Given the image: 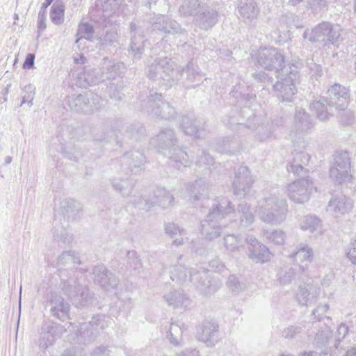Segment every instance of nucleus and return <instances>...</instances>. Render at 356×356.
<instances>
[{
  "label": "nucleus",
  "instance_id": "f257e3e1",
  "mask_svg": "<svg viewBox=\"0 0 356 356\" xmlns=\"http://www.w3.org/2000/svg\"><path fill=\"white\" fill-rule=\"evenodd\" d=\"M170 274L171 280L176 282H192L204 296L214 293L218 288L217 284L212 282L205 270L199 271L193 268L188 269L185 266L178 264L170 268Z\"/></svg>",
  "mask_w": 356,
  "mask_h": 356
},
{
  "label": "nucleus",
  "instance_id": "f03ea898",
  "mask_svg": "<svg viewBox=\"0 0 356 356\" xmlns=\"http://www.w3.org/2000/svg\"><path fill=\"white\" fill-rule=\"evenodd\" d=\"M256 213L262 222L280 225L286 219V201L279 195L270 194L258 201Z\"/></svg>",
  "mask_w": 356,
  "mask_h": 356
},
{
  "label": "nucleus",
  "instance_id": "7ed1b4c3",
  "mask_svg": "<svg viewBox=\"0 0 356 356\" xmlns=\"http://www.w3.org/2000/svg\"><path fill=\"white\" fill-rule=\"evenodd\" d=\"M147 75L150 79L163 80L167 86H171L181 77V70L167 57L156 58L148 65Z\"/></svg>",
  "mask_w": 356,
  "mask_h": 356
},
{
  "label": "nucleus",
  "instance_id": "20e7f679",
  "mask_svg": "<svg viewBox=\"0 0 356 356\" xmlns=\"http://www.w3.org/2000/svg\"><path fill=\"white\" fill-rule=\"evenodd\" d=\"M62 291L78 307L88 306L93 302V296L86 285L80 283L77 277H69L63 282Z\"/></svg>",
  "mask_w": 356,
  "mask_h": 356
},
{
  "label": "nucleus",
  "instance_id": "39448f33",
  "mask_svg": "<svg viewBox=\"0 0 356 356\" xmlns=\"http://www.w3.org/2000/svg\"><path fill=\"white\" fill-rule=\"evenodd\" d=\"M253 60L261 67L279 72L282 70L284 63V56L282 51L274 47H263L254 51Z\"/></svg>",
  "mask_w": 356,
  "mask_h": 356
},
{
  "label": "nucleus",
  "instance_id": "423d86ee",
  "mask_svg": "<svg viewBox=\"0 0 356 356\" xmlns=\"http://www.w3.org/2000/svg\"><path fill=\"white\" fill-rule=\"evenodd\" d=\"M350 160V154L347 151L337 152L335 154L334 163L330 170V177L335 184L351 181Z\"/></svg>",
  "mask_w": 356,
  "mask_h": 356
},
{
  "label": "nucleus",
  "instance_id": "0eeeda50",
  "mask_svg": "<svg viewBox=\"0 0 356 356\" xmlns=\"http://www.w3.org/2000/svg\"><path fill=\"white\" fill-rule=\"evenodd\" d=\"M341 29L339 26H332L328 22H323L315 26L311 31H306L304 38L309 35V40L311 42H321L324 44H334L341 38Z\"/></svg>",
  "mask_w": 356,
  "mask_h": 356
},
{
  "label": "nucleus",
  "instance_id": "6e6552de",
  "mask_svg": "<svg viewBox=\"0 0 356 356\" xmlns=\"http://www.w3.org/2000/svg\"><path fill=\"white\" fill-rule=\"evenodd\" d=\"M286 76L277 81L273 88L276 96L282 102H291L296 92V83L298 79V71L290 68L285 70Z\"/></svg>",
  "mask_w": 356,
  "mask_h": 356
},
{
  "label": "nucleus",
  "instance_id": "1a4fd4ad",
  "mask_svg": "<svg viewBox=\"0 0 356 356\" xmlns=\"http://www.w3.org/2000/svg\"><path fill=\"white\" fill-rule=\"evenodd\" d=\"M313 188V181L311 179H302L289 184L286 193L291 201L298 204H303L309 200Z\"/></svg>",
  "mask_w": 356,
  "mask_h": 356
},
{
  "label": "nucleus",
  "instance_id": "9d476101",
  "mask_svg": "<svg viewBox=\"0 0 356 356\" xmlns=\"http://www.w3.org/2000/svg\"><path fill=\"white\" fill-rule=\"evenodd\" d=\"M254 183L250 172L246 166H240L233 182L234 193L239 197H244L250 192Z\"/></svg>",
  "mask_w": 356,
  "mask_h": 356
},
{
  "label": "nucleus",
  "instance_id": "9b49d317",
  "mask_svg": "<svg viewBox=\"0 0 356 356\" xmlns=\"http://www.w3.org/2000/svg\"><path fill=\"white\" fill-rule=\"evenodd\" d=\"M218 20V12L216 6L213 4L211 6L207 3L202 4L195 17V25L203 30L211 29Z\"/></svg>",
  "mask_w": 356,
  "mask_h": 356
},
{
  "label": "nucleus",
  "instance_id": "f8f14e48",
  "mask_svg": "<svg viewBox=\"0 0 356 356\" xmlns=\"http://www.w3.org/2000/svg\"><path fill=\"white\" fill-rule=\"evenodd\" d=\"M353 201L344 195L332 196L330 200L326 210L334 218H340L350 213L353 209Z\"/></svg>",
  "mask_w": 356,
  "mask_h": 356
},
{
  "label": "nucleus",
  "instance_id": "ddd939ff",
  "mask_svg": "<svg viewBox=\"0 0 356 356\" xmlns=\"http://www.w3.org/2000/svg\"><path fill=\"white\" fill-rule=\"evenodd\" d=\"M154 196L155 200H151L149 202L144 197H140V201L136 200H131L130 202L134 204L136 207L140 209L149 210L154 204H158L162 207H168L170 206L174 201V197L170 192L167 191L164 188H159L155 191Z\"/></svg>",
  "mask_w": 356,
  "mask_h": 356
},
{
  "label": "nucleus",
  "instance_id": "4468645a",
  "mask_svg": "<svg viewBox=\"0 0 356 356\" xmlns=\"http://www.w3.org/2000/svg\"><path fill=\"white\" fill-rule=\"evenodd\" d=\"M51 314L63 321L69 318L70 304L57 292H51L48 298Z\"/></svg>",
  "mask_w": 356,
  "mask_h": 356
},
{
  "label": "nucleus",
  "instance_id": "2eb2a0df",
  "mask_svg": "<svg viewBox=\"0 0 356 356\" xmlns=\"http://www.w3.org/2000/svg\"><path fill=\"white\" fill-rule=\"evenodd\" d=\"M97 97L92 95L91 100L86 95L70 97L67 103L70 108L78 113L90 114L97 111L98 107L95 103Z\"/></svg>",
  "mask_w": 356,
  "mask_h": 356
},
{
  "label": "nucleus",
  "instance_id": "dca6fc26",
  "mask_svg": "<svg viewBox=\"0 0 356 356\" xmlns=\"http://www.w3.org/2000/svg\"><path fill=\"white\" fill-rule=\"evenodd\" d=\"M320 289L311 283H304L298 286L295 298L300 306L315 303L319 297Z\"/></svg>",
  "mask_w": 356,
  "mask_h": 356
},
{
  "label": "nucleus",
  "instance_id": "f3484780",
  "mask_svg": "<svg viewBox=\"0 0 356 356\" xmlns=\"http://www.w3.org/2000/svg\"><path fill=\"white\" fill-rule=\"evenodd\" d=\"M95 284L105 291H110L117 287L118 280L115 275L108 272L105 266H97L93 268Z\"/></svg>",
  "mask_w": 356,
  "mask_h": 356
},
{
  "label": "nucleus",
  "instance_id": "a211bd4d",
  "mask_svg": "<svg viewBox=\"0 0 356 356\" xmlns=\"http://www.w3.org/2000/svg\"><path fill=\"white\" fill-rule=\"evenodd\" d=\"M227 224L221 220H216L212 214H207L202 224V234L205 238L211 241L219 237L222 233V227Z\"/></svg>",
  "mask_w": 356,
  "mask_h": 356
},
{
  "label": "nucleus",
  "instance_id": "6ab92c4d",
  "mask_svg": "<svg viewBox=\"0 0 356 356\" xmlns=\"http://www.w3.org/2000/svg\"><path fill=\"white\" fill-rule=\"evenodd\" d=\"M130 50L134 58H140L144 50L145 35L142 27L136 22L130 23Z\"/></svg>",
  "mask_w": 356,
  "mask_h": 356
},
{
  "label": "nucleus",
  "instance_id": "aec40b11",
  "mask_svg": "<svg viewBox=\"0 0 356 356\" xmlns=\"http://www.w3.org/2000/svg\"><path fill=\"white\" fill-rule=\"evenodd\" d=\"M150 143L159 150L169 149L171 152L177 144V138L172 129H165L152 138Z\"/></svg>",
  "mask_w": 356,
  "mask_h": 356
},
{
  "label": "nucleus",
  "instance_id": "412c9836",
  "mask_svg": "<svg viewBox=\"0 0 356 356\" xmlns=\"http://www.w3.org/2000/svg\"><path fill=\"white\" fill-rule=\"evenodd\" d=\"M330 97V104L335 108H346L350 98L349 90L346 87L333 85L327 91Z\"/></svg>",
  "mask_w": 356,
  "mask_h": 356
},
{
  "label": "nucleus",
  "instance_id": "4be33fe9",
  "mask_svg": "<svg viewBox=\"0 0 356 356\" xmlns=\"http://www.w3.org/2000/svg\"><path fill=\"white\" fill-rule=\"evenodd\" d=\"M237 9L239 18L245 23H252L259 13V8L254 0H240Z\"/></svg>",
  "mask_w": 356,
  "mask_h": 356
},
{
  "label": "nucleus",
  "instance_id": "5701e85b",
  "mask_svg": "<svg viewBox=\"0 0 356 356\" xmlns=\"http://www.w3.org/2000/svg\"><path fill=\"white\" fill-rule=\"evenodd\" d=\"M234 210V206H232L231 201L227 197H221L213 201L208 214H212L213 218H216V220L222 221Z\"/></svg>",
  "mask_w": 356,
  "mask_h": 356
},
{
  "label": "nucleus",
  "instance_id": "b1692460",
  "mask_svg": "<svg viewBox=\"0 0 356 356\" xmlns=\"http://www.w3.org/2000/svg\"><path fill=\"white\" fill-rule=\"evenodd\" d=\"M96 6L100 19L106 26L112 22L110 18L118 11L119 3L116 0H98Z\"/></svg>",
  "mask_w": 356,
  "mask_h": 356
},
{
  "label": "nucleus",
  "instance_id": "393cba45",
  "mask_svg": "<svg viewBox=\"0 0 356 356\" xmlns=\"http://www.w3.org/2000/svg\"><path fill=\"white\" fill-rule=\"evenodd\" d=\"M41 330L39 346L41 349L44 350L54 343L58 334L61 332L63 327L54 324L44 325Z\"/></svg>",
  "mask_w": 356,
  "mask_h": 356
},
{
  "label": "nucleus",
  "instance_id": "a878e982",
  "mask_svg": "<svg viewBox=\"0 0 356 356\" xmlns=\"http://www.w3.org/2000/svg\"><path fill=\"white\" fill-rule=\"evenodd\" d=\"M304 272L314 258L313 249L307 244H300L298 250L291 256Z\"/></svg>",
  "mask_w": 356,
  "mask_h": 356
},
{
  "label": "nucleus",
  "instance_id": "bb28decb",
  "mask_svg": "<svg viewBox=\"0 0 356 356\" xmlns=\"http://www.w3.org/2000/svg\"><path fill=\"white\" fill-rule=\"evenodd\" d=\"M293 160L289 166L287 167L288 171L295 175H300L304 169L310 159L309 154L305 149H295L292 152Z\"/></svg>",
  "mask_w": 356,
  "mask_h": 356
},
{
  "label": "nucleus",
  "instance_id": "cd10ccee",
  "mask_svg": "<svg viewBox=\"0 0 356 356\" xmlns=\"http://www.w3.org/2000/svg\"><path fill=\"white\" fill-rule=\"evenodd\" d=\"M218 326L213 322H204L201 328V331L197 334V339L206 343L207 346H213L215 345L216 340V333Z\"/></svg>",
  "mask_w": 356,
  "mask_h": 356
},
{
  "label": "nucleus",
  "instance_id": "c85d7f7f",
  "mask_svg": "<svg viewBox=\"0 0 356 356\" xmlns=\"http://www.w3.org/2000/svg\"><path fill=\"white\" fill-rule=\"evenodd\" d=\"M152 26L155 30L168 34L178 33L181 31L180 25L176 21L164 15L156 17Z\"/></svg>",
  "mask_w": 356,
  "mask_h": 356
},
{
  "label": "nucleus",
  "instance_id": "c756f323",
  "mask_svg": "<svg viewBox=\"0 0 356 356\" xmlns=\"http://www.w3.org/2000/svg\"><path fill=\"white\" fill-rule=\"evenodd\" d=\"M103 75L96 69L88 70L77 75L76 84L81 88L96 85L104 81Z\"/></svg>",
  "mask_w": 356,
  "mask_h": 356
},
{
  "label": "nucleus",
  "instance_id": "7c9ffc66",
  "mask_svg": "<svg viewBox=\"0 0 356 356\" xmlns=\"http://www.w3.org/2000/svg\"><path fill=\"white\" fill-rule=\"evenodd\" d=\"M161 94L150 91L149 95L142 104L143 110L152 117L160 114V108L162 102Z\"/></svg>",
  "mask_w": 356,
  "mask_h": 356
},
{
  "label": "nucleus",
  "instance_id": "2f4dec72",
  "mask_svg": "<svg viewBox=\"0 0 356 356\" xmlns=\"http://www.w3.org/2000/svg\"><path fill=\"white\" fill-rule=\"evenodd\" d=\"M171 165L177 168L179 170H182L191 165L192 159L191 156L181 148H175L170 152Z\"/></svg>",
  "mask_w": 356,
  "mask_h": 356
},
{
  "label": "nucleus",
  "instance_id": "473e14b6",
  "mask_svg": "<svg viewBox=\"0 0 356 356\" xmlns=\"http://www.w3.org/2000/svg\"><path fill=\"white\" fill-rule=\"evenodd\" d=\"M293 126L297 131L306 132L313 127V122L310 115L300 108L296 110Z\"/></svg>",
  "mask_w": 356,
  "mask_h": 356
},
{
  "label": "nucleus",
  "instance_id": "72a5a7b5",
  "mask_svg": "<svg viewBox=\"0 0 356 356\" xmlns=\"http://www.w3.org/2000/svg\"><path fill=\"white\" fill-rule=\"evenodd\" d=\"M299 226L302 231L309 232L311 234H321L322 233L321 221L314 216H303L300 220Z\"/></svg>",
  "mask_w": 356,
  "mask_h": 356
},
{
  "label": "nucleus",
  "instance_id": "f704fd0d",
  "mask_svg": "<svg viewBox=\"0 0 356 356\" xmlns=\"http://www.w3.org/2000/svg\"><path fill=\"white\" fill-rule=\"evenodd\" d=\"M241 143L235 137H227L220 140L217 143V149L221 153L234 154L241 149Z\"/></svg>",
  "mask_w": 356,
  "mask_h": 356
},
{
  "label": "nucleus",
  "instance_id": "c9c22d12",
  "mask_svg": "<svg viewBox=\"0 0 356 356\" xmlns=\"http://www.w3.org/2000/svg\"><path fill=\"white\" fill-rule=\"evenodd\" d=\"M113 186L116 191L122 193L124 197H136L134 190V181L132 179H115L113 182ZM140 197H138L137 199L134 198L133 200L140 201Z\"/></svg>",
  "mask_w": 356,
  "mask_h": 356
},
{
  "label": "nucleus",
  "instance_id": "e433bc0d",
  "mask_svg": "<svg viewBox=\"0 0 356 356\" xmlns=\"http://www.w3.org/2000/svg\"><path fill=\"white\" fill-rule=\"evenodd\" d=\"M180 127L186 134L191 136H196L203 129V124L200 121L186 116L182 117Z\"/></svg>",
  "mask_w": 356,
  "mask_h": 356
},
{
  "label": "nucleus",
  "instance_id": "4c0bfd02",
  "mask_svg": "<svg viewBox=\"0 0 356 356\" xmlns=\"http://www.w3.org/2000/svg\"><path fill=\"white\" fill-rule=\"evenodd\" d=\"M164 298L168 304L173 308L187 307L188 304V297L180 291H170Z\"/></svg>",
  "mask_w": 356,
  "mask_h": 356
},
{
  "label": "nucleus",
  "instance_id": "58836bf2",
  "mask_svg": "<svg viewBox=\"0 0 356 356\" xmlns=\"http://www.w3.org/2000/svg\"><path fill=\"white\" fill-rule=\"evenodd\" d=\"M248 257L257 263H264L270 259L271 253L266 245L261 244L254 249H250Z\"/></svg>",
  "mask_w": 356,
  "mask_h": 356
},
{
  "label": "nucleus",
  "instance_id": "ea45409f",
  "mask_svg": "<svg viewBox=\"0 0 356 356\" xmlns=\"http://www.w3.org/2000/svg\"><path fill=\"white\" fill-rule=\"evenodd\" d=\"M333 105L330 104V102L322 97L319 100L314 101L311 104V108L316 112L317 118L322 121H325L328 119V106H332Z\"/></svg>",
  "mask_w": 356,
  "mask_h": 356
},
{
  "label": "nucleus",
  "instance_id": "a19ab883",
  "mask_svg": "<svg viewBox=\"0 0 356 356\" xmlns=\"http://www.w3.org/2000/svg\"><path fill=\"white\" fill-rule=\"evenodd\" d=\"M202 4L199 0H184L179 12L183 16L193 15L195 17Z\"/></svg>",
  "mask_w": 356,
  "mask_h": 356
},
{
  "label": "nucleus",
  "instance_id": "79ce46f5",
  "mask_svg": "<svg viewBox=\"0 0 356 356\" xmlns=\"http://www.w3.org/2000/svg\"><path fill=\"white\" fill-rule=\"evenodd\" d=\"M95 332L90 327V323H81L76 334L77 341L79 343H88L95 339L97 337Z\"/></svg>",
  "mask_w": 356,
  "mask_h": 356
},
{
  "label": "nucleus",
  "instance_id": "37998d69",
  "mask_svg": "<svg viewBox=\"0 0 356 356\" xmlns=\"http://www.w3.org/2000/svg\"><path fill=\"white\" fill-rule=\"evenodd\" d=\"M123 162L128 163L130 165L131 170L133 168H140L145 162V157L144 154L139 151L131 152L122 157Z\"/></svg>",
  "mask_w": 356,
  "mask_h": 356
},
{
  "label": "nucleus",
  "instance_id": "c03bdc74",
  "mask_svg": "<svg viewBox=\"0 0 356 356\" xmlns=\"http://www.w3.org/2000/svg\"><path fill=\"white\" fill-rule=\"evenodd\" d=\"M238 213L240 216L241 226L247 227L254 222V214L250 209V206L247 203H241L238 205Z\"/></svg>",
  "mask_w": 356,
  "mask_h": 356
},
{
  "label": "nucleus",
  "instance_id": "a18cd8bd",
  "mask_svg": "<svg viewBox=\"0 0 356 356\" xmlns=\"http://www.w3.org/2000/svg\"><path fill=\"white\" fill-rule=\"evenodd\" d=\"M64 5L61 1H56L51 7L50 19L56 25H60L64 22Z\"/></svg>",
  "mask_w": 356,
  "mask_h": 356
},
{
  "label": "nucleus",
  "instance_id": "49530a36",
  "mask_svg": "<svg viewBox=\"0 0 356 356\" xmlns=\"http://www.w3.org/2000/svg\"><path fill=\"white\" fill-rule=\"evenodd\" d=\"M182 334L183 330L181 325L178 323H172L167 332V338L171 343L177 346L181 339Z\"/></svg>",
  "mask_w": 356,
  "mask_h": 356
},
{
  "label": "nucleus",
  "instance_id": "de8ad7c7",
  "mask_svg": "<svg viewBox=\"0 0 356 356\" xmlns=\"http://www.w3.org/2000/svg\"><path fill=\"white\" fill-rule=\"evenodd\" d=\"M178 69L181 70V76L185 72L187 74V79L191 82L199 81L202 78V74L199 71L198 67L192 62L188 63L186 69H181V67H178Z\"/></svg>",
  "mask_w": 356,
  "mask_h": 356
},
{
  "label": "nucleus",
  "instance_id": "09e8293b",
  "mask_svg": "<svg viewBox=\"0 0 356 356\" xmlns=\"http://www.w3.org/2000/svg\"><path fill=\"white\" fill-rule=\"evenodd\" d=\"M296 277V272L293 268L284 267L277 273V280L281 285H288Z\"/></svg>",
  "mask_w": 356,
  "mask_h": 356
},
{
  "label": "nucleus",
  "instance_id": "8fccbe9b",
  "mask_svg": "<svg viewBox=\"0 0 356 356\" xmlns=\"http://www.w3.org/2000/svg\"><path fill=\"white\" fill-rule=\"evenodd\" d=\"M54 238L58 243L63 244L70 243L73 240V236L70 232L63 226L55 227L54 230Z\"/></svg>",
  "mask_w": 356,
  "mask_h": 356
},
{
  "label": "nucleus",
  "instance_id": "3c124183",
  "mask_svg": "<svg viewBox=\"0 0 356 356\" xmlns=\"http://www.w3.org/2000/svg\"><path fill=\"white\" fill-rule=\"evenodd\" d=\"M264 235L268 242L275 245H282L284 243L286 234L282 230L266 231Z\"/></svg>",
  "mask_w": 356,
  "mask_h": 356
},
{
  "label": "nucleus",
  "instance_id": "603ef678",
  "mask_svg": "<svg viewBox=\"0 0 356 356\" xmlns=\"http://www.w3.org/2000/svg\"><path fill=\"white\" fill-rule=\"evenodd\" d=\"M94 33L93 26L88 22H82L79 24L76 35L78 39L76 42H78L80 39L85 38L88 40H92Z\"/></svg>",
  "mask_w": 356,
  "mask_h": 356
},
{
  "label": "nucleus",
  "instance_id": "864d4df0",
  "mask_svg": "<svg viewBox=\"0 0 356 356\" xmlns=\"http://www.w3.org/2000/svg\"><path fill=\"white\" fill-rule=\"evenodd\" d=\"M108 318L104 315H97L92 317V320L87 323H90L92 330L97 334L108 326Z\"/></svg>",
  "mask_w": 356,
  "mask_h": 356
},
{
  "label": "nucleus",
  "instance_id": "5fc2aeb1",
  "mask_svg": "<svg viewBox=\"0 0 356 356\" xmlns=\"http://www.w3.org/2000/svg\"><path fill=\"white\" fill-rule=\"evenodd\" d=\"M104 64V66L103 68L106 69V72L101 73L102 75H103V79H104V80L115 79L119 73L120 64H115V63L109 60H105Z\"/></svg>",
  "mask_w": 356,
  "mask_h": 356
},
{
  "label": "nucleus",
  "instance_id": "6e6d98bb",
  "mask_svg": "<svg viewBox=\"0 0 356 356\" xmlns=\"http://www.w3.org/2000/svg\"><path fill=\"white\" fill-rule=\"evenodd\" d=\"M275 129L269 124H262L257 128L255 137L259 141H266L271 137Z\"/></svg>",
  "mask_w": 356,
  "mask_h": 356
},
{
  "label": "nucleus",
  "instance_id": "4d7b16f0",
  "mask_svg": "<svg viewBox=\"0 0 356 356\" xmlns=\"http://www.w3.org/2000/svg\"><path fill=\"white\" fill-rule=\"evenodd\" d=\"M70 262L74 264L81 263L79 258L75 256V252L73 251H64L58 257L57 264L59 266H65Z\"/></svg>",
  "mask_w": 356,
  "mask_h": 356
},
{
  "label": "nucleus",
  "instance_id": "13d9d810",
  "mask_svg": "<svg viewBox=\"0 0 356 356\" xmlns=\"http://www.w3.org/2000/svg\"><path fill=\"white\" fill-rule=\"evenodd\" d=\"M118 38V34L117 32L114 30H111L106 31V34L102 36L99 37L97 40L98 43L97 45L99 47L100 49L105 48L107 45H109L113 42H115L117 40Z\"/></svg>",
  "mask_w": 356,
  "mask_h": 356
},
{
  "label": "nucleus",
  "instance_id": "bf43d9fd",
  "mask_svg": "<svg viewBox=\"0 0 356 356\" xmlns=\"http://www.w3.org/2000/svg\"><path fill=\"white\" fill-rule=\"evenodd\" d=\"M224 243L226 249L229 252L238 250L241 245V240L234 234L225 236Z\"/></svg>",
  "mask_w": 356,
  "mask_h": 356
},
{
  "label": "nucleus",
  "instance_id": "052dcab7",
  "mask_svg": "<svg viewBox=\"0 0 356 356\" xmlns=\"http://www.w3.org/2000/svg\"><path fill=\"white\" fill-rule=\"evenodd\" d=\"M339 111L338 118L340 120V122L344 125L350 124L354 120V113L353 111L346 108H336Z\"/></svg>",
  "mask_w": 356,
  "mask_h": 356
},
{
  "label": "nucleus",
  "instance_id": "680f3d73",
  "mask_svg": "<svg viewBox=\"0 0 356 356\" xmlns=\"http://www.w3.org/2000/svg\"><path fill=\"white\" fill-rule=\"evenodd\" d=\"M175 115V111L168 102H165L162 99L160 114L156 115L155 118H161V119L170 120Z\"/></svg>",
  "mask_w": 356,
  "mask_h": 356
},
{
  "label": "nucleus",
  "instance_id": "e2e57ef3",
  "mask_svg": "<svg viewBox=\"0 0 356 356\" xmlns=\"http://www.w3.org/2000/svg\"><path fill=\"white\" fill-rule=\"evenodd\" d=\"M192 195L194 198L198 200L201 196L206 195L208 193V186L202 182V180L196 181L193 184Z\"/></svg>",
  "mask_w": 356,
  "mask_h": 356
},
{
  "label": "nucleus",
  "instance_id": "0e129e2a",
  "mask_svg": "<svg viewBox=\"0 0 356 356\" xmlns=\"http://www.w3.org/2000/svg\"><path fill=\"white\" fill-rule=\"evenodd\" d=\"M227 285L232 292L236 293H238L245 289V284L243 282H241L234 275H230L228 277Z\"/></svg>",
  "mask_w": 356,
  "mask_h": 356
},
{
  "label": "nucleus",
  "instance_id": "69168bd1",
  "mask_svg": "<svg viewBox=\"0 0 356 356\" xmlns=\"http://www.w3.org/2000/svg\"><path fill=\"white\" fill-rule=\"evenodd\" d=\"M165 231L170 237H175L177 234L179 236L187 235V232L184 229L179 227L175 223L167 224L165 227Z\"/></svg>",
  "mask_w": 356,
  "mask_h": 356
},
{
  "label": "nucleus",
  "instance_id": "338daca9",
  "mask_svg": "<svg viewBox=\"0 0 356 356\" xmlns=\"http://www.w3.org/2000/svg\"><path fill=\"white\" fill-rule=\"evenodd\" d=\"M294 20L295 17L293 15L282 17L279 20V29L280 31L283 33L287 31L288 29L291 27Z\"/></svg>",
  "mask_w": 356,
  "mask_h": 356
},
{
  "label": "nucleus",
  "instance_id": "774afa93",
  "mask_svg": "<svg viewBox=\"0 0 356 356\" xmlns=\"http://www.w3.org/2000/svg\"><path fill=\"white\" fill-rule=\"evenodd\" d=\"M347 257L353 264H356V236L350 243Z\"/></svg>",
  "mask_w": 356,
  "mask_h": 356
}]
</instances>
